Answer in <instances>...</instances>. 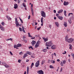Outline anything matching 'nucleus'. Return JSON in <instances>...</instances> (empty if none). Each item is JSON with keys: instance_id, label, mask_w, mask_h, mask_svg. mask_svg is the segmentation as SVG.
<instances>
[{"instance_id": "1", "label": "nucleus", "mask_w": 74, "mask_h": 74, "mask_svg": "<svg viewBox=\"0 0 74 74\" xmlns=\"http://www.w3.org/2000/svg\"><path fill=\"white\" fill-rule=\"evenodd\" d=\"M53 44V43L51 41H50L49 42H47L46 43V45L47 47H51L52 45Z\"/></svg>"}, {"instance_id": "2", "label": "nucleus", "mask_w": 74, "mask_h": 74, "mask_svg": "<svg viewBox=\"0 0 74 74\" xmlns=\"http://www.w3.org/2000/svg\"><path fill=\"white\" fill-rule=\"evenodd\" d=\"M22 47V45L21 44H18L17 45H15L14 46V48H16L17 49H18V47Z\"/></svg>"}, {"instance_id": "3", "label": "nucleus", "mask_w": 74, "mask_h": 74, "mask_svg": "<svg viewBox=\"0 0 74 74\" xmlns=\"http://www.w3.org/2000/svg\"><path fill=\"white\" fill-rule=\"evenodd\" d=\"M41 14L42 16L44 18H45L46 17V14H45V13L43 11H41Z\"/></svg>"}, {"instance_id": "4", "label": "nucleus", "mask_w": 74, "mask_h": 74, "mask_svg": "<svg viewBox=\"0 0 74 74\" xmlns=\"http://www.w3.org/2000/svg\"><path fill=\"white\" fill-rule=\"evenodd\" d=\"M39 65H40V61L38 60L36 62L35 64V66L36 67H38Z\"/></svg>"}, {"instance_id": "5", "label": "nucleus", "mask_w": 74, "mask_h": 74, "mask_svg": "<svg viewBox=\"0 0 74 74\" xmlns=\"http://www.w3.org/2000/svg\"><path fill=\"white\" fill-rule=\"evenodd\" d=\"M39 44H40V42H37L35 46V48H37V47H38L39 46Z\"/></svg>"}, {"instance_id": "6", "label": "nucleus", "mask_w": 74, "mask_h": 74, "mask_svg": "<svg viewBox=\"0 0 74 74\" xmlns=\"http://www.w3.org/2000/svg\"><path fill=\"white\" fill-rule=\"evenodd\" d=\"M15 23L16 25V26L18 27L19 25V23L18 22V20H17V18H15Z\"/></svg>"}, {"instance_id": "7", "label": "nucleus", "mask_w": 74, "mask_h": 74, "mask_svg": "<svg viewBox=\"0 0 74 74\" xmlns=\"http://www.w3.org/2000/svg\"><path fill=\"white\" fill-rule=\"evenodd\" d=\"M37 73L38 74H44V72L42 70H39L38 71Z\"/></svg>"}, {"instance_id": "8", "label": "nucleus", "mask_w": 74, "mask_h": 74, "mask_svg": "<svg viewBox=\"0 0 74 74\" xmlns=\"http://www.w3.org/2000/svg\"><path fill=\"white\" fill-rule=\"evenodd\" d=\"M73 41V38H71L70 39H69L67 41H68L69 43H71Z\"/></svg>"}, {"instance_id": "9", "label": "nucleus", "mask_w": 74, "mask_h": 74, "mask_svg": "<svg viewBox=\"0 0 74 74\" xmlns=\"http://www.w3.org/2000/svg\"><path fill=\"white\" fill-rule=\"evenodd\" d=\"M51 48L52 49H55L56 48V46L55 45H53L51 47Z\"/></svg>"}, {"instance_id": "10", "label": "nucleus", "mask_w": 74, "mask_h": 74, "mask_svg": "<svg viewBox=\"0 0 74 74\" xmlns=\"http://www.w3.org/2000/svg\"><path fill=\"white\" fill-rule=\"evenodd\" d=\"M36 43V41H34V40L32 41V46H34V44H35Z\"/></svg>"}, {"instance_id": "11", "label": "nucleus", "mask_w": 74, "mask_h": 74, "mask_svg": "<svg viewBox=\"0 0 74 74\" xmlns=\"http://www.w3.org/2000/svg\"><path fill=\"white\" fill-rule=\"evenodd\" d=\"M43 40H44L45 42H46V41H47L48 40V37H47L46 38H43Z\"/></svg>"}, {"instance_id": "12", "label": "nucleus", "mask_w": 74, "mask_h": 74, "mask_svg": "<svg viewBox=\"0 0 74 74\" xmlns=\"http://www.w3.org/2000/svg\"><path fill=\"white\" fill-rule=\"evenodd\" d=\"M69 4V2H66V1H64V5H67V4Z\"/></svg>"}, {"instance_id": "13", "label": "nucleus", "mask_w": 74, "mask_h": 74, "mask_svg": "<svg viewBox=\"0 0 74 74\" xmlns=\"http://www.w3.org/2000/svg\"><path fill=\"white\" fill-rule=\"evenodd\" d=\"M26 53L27 54L29 55H32V53L31 52L27 51Z\"/></svg>"}, {"instance_id": "14", "label": "nucleus", "mask_w": 74, "mask_h": 74, "mask_svg": "<svg viewBox=\"0 0 74 74\" xmlns=\"http://www.w3.org/2000/svg\"><path fill=\"white\" fill-rule=\"evenodd\" d=\"M18 7V5L16 4H15L14 5V8L15 9H16Z\"/></svg>"}, {"instance_id": "15", "label": "nucleus", "mask_w": 74, "mask_h": 74, "mask_svg": "<svg viewBox=\"0 0 74 74\" xmlns=\"http://www.w3.org/2000/svg\"><path fill=\"white\" fill-rule=\"evenodd\" d=\"M58 19L60 20H62L63 18V17H62L61 16H58Z\"/></svg>"}, {"instance_id": "16", "label": "nucleus", "mask_w": 74, "mask_h": 74, "mask_svg": "<svg viewBox=\"0 0 74 74\" xmlns=\"http://www.w3.org/2000/svg\"><path fill=\"white\" fill-rule=\"evenodd\" d=\"M64 26H65V27H67V22H64Z\"/></svg>"}, {"instance_id": "17", "label": "nucleus", "mask_w": 74, "mask_h": 74, "mask_svg": "<svg viewBox=\"0 0 74 74\" xmlns=\"http://www.w3.org/2000/svg\"><path fill=\"white\" fill-rule=\"evenodd\" d=\"M63 11V10H60L58 12V14H60Z\"/></svg>"}, {"instance_id": "18", "label": "nucleus", "mask_w": 74, "mask_h": 74, "mask_svg": "<svg viewBox=\"0 0 74 74\" xmlns=\"http://www.w3.org/2000/svg\"><path fill=\"white\" fill-rule=\"evenodd\" d=\"M29 66H28L27 67V74H29Z\"/></svg>"}, {"instance_id": "19", "label": "nucleus", "mask_w": 74, "mask_h": 74, "mask_svg": "<svg viewBox=\"0 0 74 74\" xmlns=\"http://www.w3.org/2000/svg\"><path fill=\"white\" fill-rule=\"evenodd\" d=\"M27 55L26 53L23 56V59H25L26 57H27Z\"/></svg>"}, {"instance_id": "20", "label": "nucleus", "mask_w": 74, "mask_h": 74, "mask_svg": "<svg viewBox=\"0 0 74 74\" xmlns=\"http://www.w3.org/2000/svg\"><path fill=\"white\" fill-rule=\"evenodd\" d=\"M69 40V37L67 36H66L65 38V40L66 41H67Z\"/></svg>"}, {"instance_id": "21", "label": "nucleus", "mask_w": 74, "mask_h": 74, "mask_svg": "<svg viewBox=\"0 0 74 74\" xmlns=\"http://www.w3.org/2000/svg\"><path fill=\"white\" fill-rule=\"evenodd\" d=\"M55 24L56 25L57 27H59V23L58 22H56Z\"/></svg>"}, {"instance_id": "22", "label": "nucleus", "mask_w": 74, "mask_h": 74, "mask_svg": "<svg viewBox=\"0 0 74 74\" xmlns=\"http://www.w3.org/2000/svg\"><path fill=\"white\" fill-rule=\"evenodd\" d=\"M1 30H2L3 31H4V27H3V26H2V27H1V28H0Z\"/></svg>"}, {"instance_id": "23", "label": "nucleus", "mask_w": 74, "mask_h": 74, "mask_svg": "<svg viewBox=\"0 0 74 74\" xmlns=\"http://www.w3.org/2000/svg\"><path fill=\"white\" fill-rule=\"evenodd\" d=\"M71 54L73 57V59L74 60V54H73V53H71Z\"/></svg>"}, {"instance_id": "24", "label": "nucleus", "mask_w": 74, "mask_h": 74, "mask_svg": "<svg viewBox=\"0 0 74 74\" xmlns=\"http://www.w3.org/2000/svg\"><path fill=\"white\" fill-rule=\"evenodd\" d=\"M71 18L69 19L68 22L69 23H71Z\"/></svg>"}, {"instance_id": "25", "label": "nucleus", "mask_w": 74, "mask_h": 74, "mask_svg": "<svg viewBox=\"0 0 74 74\" xmlns=\"http://www.w3.org/2000/svg\"><path fill=\"white\" fill-rule=\"evenodd\" d=\"M31 11L32 12V14L33 16H34V12L33 11V9H32L31 10Z\"/></svg>"}, {"instance_id": "26", "label": "nucleus", "mask_w": 74, "mask_h": 74, "mask_svg": "<svg viewBox=\"0 0 74 74\" xmlns=\"http://www.w3.org/2000/svg\"><path fill=\"white\" fill-rule=\"evenodd\" d=\"M44 63H45V61L44 60L42 61L41 64L42 65H43V64H44Z\"/></svg>"}, {"instance_id": "27", "label": "nucleus", "mask_w": 74, "mask_h": 74, "mask_svg": "<svg viewBox=\"0 0 74 74\" xmlns=\"http://www.w3.org/2000/svg\"><path fill=\"white\" fill-rule=\"evenodd\" d=\"M23 41H24V42H25V43H26V42H27V40H26L23 39Z\"/></svg>"}, {"instance_id": "28", "label": "nucleus", "mask_w": 74, "mask_h": 74, "mask_svg": "<svg viewBox=\"0 0 74 74\" xmlns=\"http://www.w3.org/2000/svg\"><path fill=\"white\" fill-rule=\"evenodd\" d=\"M7 18H8V20H11V18H10V17L7 16H6Z\"/></svg>"}, {"instance_id": "29", "label": "nucleus", "mask_w": 74, "mask_h": 74, "mask_svg": "<svg viewBox=\"0 0 74 74\" xmlns=\"http://www.w3.org/2000/svg\"><path fill=\"white\" fill-rule=\"evenodd\" d=\"M64 15L66 16V10L64 11Z\"/></svg>"}, {"instance_id": "30", "label": "nucleus", "mask_w": 74, "mask_h": 74, "mask_svg": "<svg viewBox=\"0 0 74 74\" xmlns=\"http://www.w3.org/2000/svg\"><path fill=\"white\" fill-rule=\"evenodd\" d=\"M60 65V66H63V65H64L63 64V63H62V61H61V62Z\"/></svg>"}, {"instance_id": "31", "label": "nucleus", "mask_w": 74, "mask_h": 74, "mask_svg": "<svg viewBox=\"0 0 74 74\" xmlns=\"http://www.w3.org/2000/svg\"><path fill=\"white\" fill-rule=\"evenodd\" d=\"M22 29H23V33H26L25 31L24 30V28H23V27H22Z\"/></svg>"}, {"instance_id": "32", "label": "nucleus", "mask_w": 74, "mask_h": 74, "mask_svg": "<svg viewBox=\"0 0 74 74\" xmlns=\"http://www.w3.org/2000/svg\"><path fill=\"white\" fill-rule=\"evenodd\" d=\"M42 51L44 52H47V49H44L42 50Z\"/></svg>"}, {"instance_id": "33", "label": "nucleus", "mask_w": 74, "mask_h": 74, "mask_svg": "<svg viewBox=\"0 0 74 74\" xmlns=\"http://www.w3.org/2000/svg\"><path fill=\"white\" fill-rule=\"evenodd\" d=\"M28 36L30 37H32V36L30 35V34L29 33H28Z\"/></svg>"}, {"instance_id": "34", "label": "nucleus", "mask_w": 74, "mask_h": 74, "mask_svg": "<svg viewBox=\"0 0 74 74\" xmlns=\"http://www.w3.org/2000/svg\"><path fill=\"white\" fill-rule=\"evenodd\" d=\"M2 64L4 66H5V65H6V64L5 62H3V63H2Z\"/></svg>"}, {"instance_id": "35", "label": "nucleus", "mask_w": 74, "mask_h": 74, "mask_svg": "<svg viewBox=\"0 0 74 74\" xmlns=\"http://www.w3.org/2000/svg\"><path fill=\"white\" fill-rule=\"evenodd\" d=\"M5 67H6L8 68V67H9V65H7L6 64L5 65Z\"/></svg>"}, {"instance_id": "36", "label": "nucleus", "mask_w": 74, "mask_h": 74, "mask_svg": "<svg viewBox=\"0 0 74 74\" xmlns=\"http://www.w3.org/2000/svg\"><path fill=\"white\" fill-rule=\"evenodd\" d=\"M23 6L24 7H26V5H25V3H23Z\"/></svg>"}, {"instance_id": "37", "label": "nucleus", "mask_w": 74, "mask_h": 74, "mask_svg": "<svg viewBox=\"0 0 74 74\" xmlns=\"http://www.w3.org/2000/svg\"><path fill=\"white\" fill-rule=\"evenodd\" d=\"M19 29L20 32H22V28H21L19 27Z\"/></svg>"}, {"instance_id": "38", "label": "nucleus", "mask_w": 74, "mask_h": 74, "mask_svg": "<svg viewBox=\"0 0 74 74\" xmlns=\"http://www.w3.org/2000/svg\"><path fill=\"white\" fill-rule=\"evenodd\" d=\"M62 62L63 63V64H65L66 63V62L65 60L63 61H62Z\"/></svg>"}, {"instance_id": "39", "label": "nucleus", "mask_w": 74, "mask_h": 74, "mask_svg": "<svg viewBox=\"0 0 74 74\" xmlns=\"http://www.w3.org/2000/svg\"><path fill=\"white\" fill-rule=\"evenodd\" d=\"M29 49H30V48H31V49H33V47H32V46H31V47H29Z\"/></svg>"}, {"instance_id": "40", "label": "nucleus", "mask_w": 74, "mask_h": 74, "mask_svg": "<svg viewBox=\"0 0 74 74\" xmlns=\"http://www.w3.org/2000/svg\"><path fill=\"white\" fill-rule=\"evenodd\" d=\"M21 3V0H18V4H19Z\"/></svg>"}, {"instance_id": "41", "label": "nucleus", "mask_w": 74, "mask_h": 74, "mask_svg": "<svg viewBox=\"0 0 74 74\" xmlns=\"http://www.w3.org/2000/svg\"><path fill=\"white\" fill-rule=\"evenodd\" d=\"M1 24L3 25V26H4V22H2L1 23Z\"/></svg>"}, {"instance_id": "42", "label": "nucleus", "mask_w": 74, "mask_h": 74, "mask_svg": "<svg viewBox=\"0 0 74 74\" xmlns=\"http://www.w3.org/2000/svg\"><path fill=\"white\" fill-rule=\"evenodd\" d=\"M40 29H41V27H39V28H37V29L38 30H39Z\"/></svg>"}, {"instance_id": "43", "label": "nucleus", "mask_w": 74, "mask_h": 74, "mask_svg": "<svg viewBox=\"0 0 74 74\" xmlns=\"http://www.w3.org/2000/svg\"><path fill=\"white\" fill-rule=\"evenodd\" d=\"M66 51H64V52H63L62 53V54H66Z\"/></svg>"}, {"instance_id": "44", "label": "nucleus", "mask_w": 74, "mask_h": 74, "mask_svg": "<svg viewBox=\"0 0 74 74\" xmlns=\"http://www.w3.org/2000/svg\"><path fill=\"white\" fill-rule=\"evenodd\" d=\"M50 68H51V69H53V66H52V65H50Z\"/></svg>"}, {"instance_id": "45", "label": "nucleus", "mask_w": 74, "mask_h": 74, "mask_svg": "<svg viewBox=\"0 0 74 74\" xmlns=\"http://www.w3.org/2000/svg\"><path fill=\"white\" fill-rule=\"evenodd\" d=\"M56 16H58H58H59V14H58V13H56Z\"/></svg>"}, {"instance_id": "46", "label": "nucleus", "mask_w": 74, "mask_h": 74, "mask_svg": "<svg viewBox=\"0 0 74 74\" xmlns=\"http://www.w3.org/2000/svg\"><path fill=\"white\" fill-rule=\"evenodd\" d=\"M10 53L11 55H13V54H12V52H11L10 51Z\"/></svg>"}, {"instance_id": "47", "label": "nucleus", "mask_w": 74, "mask_h": 74, "mask_svg": "<svg viewBox=\"0 0 74 74\" xmlns=\"http://www.w3.org/2000/svg\"><path fill=\"white\" fill-rule=\"evenodd\" d=\"M31 38V39H32V40H33V39H34V38H35V37H32V38Z\"/></svg>"}, {"instance_id": "48", "label": "nucleus", "mask_w": 74, "mask_h": 74, "mask_svg": "<svg viewBox=\"0 0 74 74\" xmlns=\"http://www.w3.org/2000/svg\"><path fill=\"white\" fill-rule=\"evenodd\" d=\"M51 25H49V28H50L51 29Z\"/></svg>"}, {"instance_id": "49", "label": "nucleus", "mask_w": 74, "mask_h": 74, "mask_svg": "<svg viewBox=\"0 0 74 74\" xmlns=\"http://www.w3.org/2000/svg\"><path fill=\"white\" fill-rule=\"evenodd\" d=\"M41 23H43V22H44L43 20H41Z\"/></svg>"}, {"instance_id": "50", "label": "nucleus", "mask_w": 74, "mask_h": 74, "mask_svg": "<svg viewBox=\"0 0 74 74\" xmlns=\"http://www.w3.org/2000/svg\"><path fill=\"white\" fill-rule=\"evenodd\" d=\"M53 12H54V13H56V10H54Z\"/></svg>"}, {"instance_id": "51", "label": "nucleus", "mask_w": 74, "mask_h": 74, "mask_svg": "<svg viewBox=\"0 0 74 74\" xmlns=\"http://www.w3.org/2000/svg\"><path fill=\"white\" fill-rule=\"evenodd\" d=\"M30 16H28V19H30Z\"/></svg>"}, {"instance_id": "52", "label": "nucleus", "mask_w": 74, "mask_h": 74, "mask_svg": "<svg viewBox=\"0 0 74 74\" xmlns=\"http://www.w3.org/2000/svg\"><path fill=\"white\" fill-rule=\"evenodd\" d=\"M18 63H21V60H18Z\"/></svg>"}, {"instance_id": "53", "label": "nucleus", "mask_w": 74, "mask_h": 74, "mask_svg": "<svg viewBox=\"0 0 74 74\" xmlns=\"http://www.w3.org/2000/svg\"><path fill=\"white\" fill-rule=\"evenodd\" d=\"M29 60H26V62H29Z\"/></svg>"}, {"instance_id": "54", "label": "nucleus", "mask_w": 74, "mask_h": 74, "mask_svg": "<svg viewBox=\"0 0 74 74\" xmlns=\"http://www.w3.org/2000/svg\"><path fill=\"white\" fill-rule=\"evenodd\" d=\"M25 38H26V36H23V39H25Z\"/></svg>"}, {"instance_id": "55", "label": "nucleus", "mask_w": 74, "mask_h": 74, "mask_svg": "<svg viewBox=\"0 0 74 74\" xmlns=\"http://www.w3.org/2000/svg\"><path fill=\"white\" fill-rule=\"evenodd\" d=\"M9 40H10V41H12L13 39L11 38H10V39H9Z\"/></svg>"}, {"instance_id": "56", "label": "nucleus", "mask_w": 74, "mask_h": 74, "mask_svg": "<svg viewBox=\"0 0 74 74\" xmlns=\"http://www.w3.org/2000/svg\"><path fill=\"white\" fill-rule=\"evenodd\" d=\"M22 54V52H21L19 53V55H21Z\"/></svg>"}, {"instance_id": "57", "label": "nucleus", "mask_w": 74, "mask_h": 74, "mask_svg": "<svg viewBox=\"0 0 74 74\" xmlns=\"http://www.w3.org/2000/svg\"><path fill=\"white\" fill-rule=\"evenodd\" d=\"M20 21L21 22V23H23V21H22V20L21 19L20 20Z\"/></svg>"}, {"instance_id": "58", "label": "nucleus", "mask_w": 74, "mask_h": 74, "mask_svg": "<svg viewBox=\"0 0 74 74\" xmlns=\"http://www.w3.org/2000/svg\"><path fill=\"white\" fill-rule=\"evenodd\" d=\"M34 65V63L32 62L31 64V66H33Z\"/></svg>"}, {"instance_id": "59", "label": "nucleus", "mask_w": 74, "mask_h": 74, "mask_svg": "<svg viewBox=\"0 0 74 74\" xmlns=\"http://www.w3.org/2000/svg\"><path fill=\"white\" fill-rule=\"evenodd\" d=\"M57 62H60V60H59V59H57Z\"/></svg>"}, {"instance_id": "60", "label": "nucleus", "mask_w": 74, "mask_h": 74, "mask_svg": "<svg viewBox=\"0 0 74 74\" xmlns=\"http://www.w3.org/2000/svg\"><path fill=\"white\" fill-rule=\"evenodd\" d=\"M55 63V61L53 60V63L54 64V63Z\"/></svg>"}, {"instance_id": "61", "label": "nucleus", "mask_w": 74, "mask_h": 74, "mask_svg": "<svg viewBox=\"0 0 74 74\" xmlns=\"http://www.w3.org/2000/svg\"><path fill=\"white\" fill-rule=\"evenodd\" d=\"M54 55L55 56H56V53H54Z\"/></svg>"}, {"instance_id": "62", "label": "nucleus", "mask_w": 74, "mask_h": 74, "mask_svg": "<svg viewBox=\"0 0 74 74\" xmlns=\"http://www.w3.org/2000/svg\"><path fill=\"white\" fill-rule=\"evenodd\" d=\"M33 4H31V7H33Z\"/></svg>"}, {"instance_id": "63", "label": "nucleus", "mask_w": 74, "mask_h": 74, "mask_svg": "<svg viewBox=\"0 0 74 74\" xmlns=\"http://www.w3.org/2000/svg\"><path fill=\"white\" fill-rule=\"evenodd\" d=\"M37 25V23L35 22V25Z\"/></svg>"}, {"instance_id": "64", "label": "nucleus", "mask_w": 74, "mask_h": 74, "mask_svg": "<svg viewBox=\"0 0 74 74\" xmlns=\"http://www.w3.org/2000/svg\"><path fill=\"white\" fill-rule=\"evenodd\" d=\"M23 74H26V71H25L24 72V73Z\"/></svg>"}]
</instances>
